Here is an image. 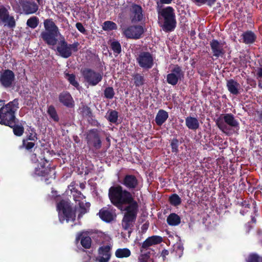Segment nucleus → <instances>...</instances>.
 Wrapping results in <instances>:
<instances>
[{
  "instance_id": "f257e3e1",
  "label": "nucleus",
  "mask_w": 262,
  "mask_h": 262,
  "mask_svg": "<svg viewBox=\"0 0 262 262\" xmlns=\"http://www.w3.org/2000/svg\"><path fill=\"white\" fill-rule=\"evenodd\" d=\"M109 197L112 203L125 213L122 222V228L127 231L129 236L132 228L136 219L138 205L133 200L130 193L123 190L121 187H111L109 190Z\"/></svg>"
},
{
  "instance_id": "f03ea898",
  "label": "nucleus",
  "mask_w": 262,
  "mask_h": 262,
  "mask_svg": "<svg viewBox=\"0 0 262 262\" xmlns=\"http://www.w3.org/2000/svg\"><path fill=\"white\" fill-rule=\"evenodd\" d=\"M215 123L219 129L227 135L235 133L239 129L238 122L231 114L220 115L216 119Z\"/></svg>"
},
{
  "instance_id": "7ed1b4c3",
  "label": "nucleus",
  "mask_w": 262,
  "mask_h": 262,
  "mask_svg": "<svg viewBox=\"0 0 262 262\" xmlns=\"http://www.w3.org/2000/svg\"><path fill=\"white\" fill-rule=\"evenodd\" d=\"M19 108L18 99L13 101L0 108V124L11 126L16 120L15 113Z\"/></svg>"
},
{
  "instance_id": "20e7f679",
  "label": "nucleus",
  "mask_w": 262,
  "mask_h": 262,
  "mask_svg": "<svg viewBox=\"0 0 262 262\" xmlns=\"http://www.w3.org/2000/svg\"><path fill=\"white\" fill-rule=\"evenodd\" d=\"M158 15L159 19L162 21L161 27L163 30L166 32L173 31L176 26V15L173 8L168 6L159 10Z\"/></svg>"
},
{
  "instance_id": "39448f33",
  "label": "nucleus",
  "mask_w": 262,
  "mask_h": 262,
  "mask_svg": "<svg viewBox=\"0 0 262 262\" xmlns=\"http://www.w3.org/2000/svg\"><path fill=\"white\" fill-rule=\"evenodd\" d=\"M75 183H72L68 187L69 189L73 194V199L75 203L78 205L77 211L79 212L78 218H80L85 213H87L90 207V203L87 202L85 196L80 192L75 190Z\"/></svg>"
},
{
  "instance_id": "423d86ee",
  "label": "nucleus",
  "mask_w": 262,
  "mask_h": 262,
  "mask_svg": "<svg viewBox=\"0 0 262 262\" xmlns=\"http://www.w3.org/2000/svg\"><path fill=\"white\" fill-rule=\"evenodd\" d=\"M59 221L61 223H68L75 220V214L72 211L68 200H61L57 203Z\"/></svg>"
},
{
  "instance_id": "0eeeda50",
  "label": "nucleus",
  "mask_w": 262,
  "mask_h": 262,
  "mask_svg": "<svg viewBox=\"0 0 262 262\" xmlns=\"http://www.w3.org/2000/svg\"><path fill=\"white\" fill-rule=\"evenodd\" d=\"M50 165H37L35 168L34 177L40 178V180H45L48 184L51 183L50 179L55 178V172L54 167H49Z\"/></svg>"
},
{
  "instance_id": "6e6552de",
  "label": "nucleus",
  "mask_w": 262,
  "mask_h": 262,
  "mask_svg": "<svg viewBox=\"0 0 262 262\" xmlns=\"http://www.w3.org/2000/svg\"><path fill=\"white\" fill-rule=\"evenodd\" d=\"M79 45L78 42L68 44L64 40H62L57 47V50L62 57L67 58L71 56L73 52L78 51Z\"/></svg>"
},
{
  "instance_id": "1a4fd4ad",
  "label": "nucleus",
  "mask_w": 262,
  "mask_h": 262,
  "mask_svg": "<svg viewBox=\"0 0 262 262\" xmlns=\"http://www.w3.org/2000/svg\"><path fill=\"white\" fill-rule=\"evenodd\" d=\"M136 60L143 69L148 70L154 66L153 56L148 52H140L137 57Z\"/></svg>"
},
{
  "instance_id": "9d476101",
  "label": "nucleus",
  "mask_w": 262,
  "mask_h": 262,
  "mask_svg": "<svg viewBox=\"0 0 262 262\" xmlns=\"http://www.w3.org/2000/svg\"><path fill=\"white\" fill-rule=\"evenodd\" d=\"M86 140L89 147L99 149L101 147V141L98 130L96 129L90 130L86 135Z\"/></svg>"
},
{
  "instance_id": "9b49d317",
  "label": "nucleus",
  "mask_w": 262,
  "mask_h": 262,
  "mask_svg": "<svg viewBox=\"0 0 262 262\" xmlns=\"http://www.w3.org/2000/svg\"><path fill=\"white\" fill-rule=\"evenodd\" d=\"M184 75V72L182 68L178 65H175L171 73L167 75L166 81L168 83L172 85H176L179 80L183 78Z\"/></svg>"
},
{
  "instance_id": "f8f14e48",
  "label": "nucleus",
  "mask_w": 262,
  "mask_h": 262,
  "mask_svg": "<svg viewBox=\"0 0 262 262\" xmlns=\"http://www.w3.org/2000/svg\"><path fill=\"white\" fill-rule=\"evenodd\" d=\"M85 80L92 86L97 85L102 79V74L90 69H85L82 72Z\"/></svg>"
},
{
  "instance_id": "ddd939ff",
  "label": "nucleus",
  "mask_w": 262,
  "mask_h": 262,
  "mask_svg": "<svg viewBox=\"0 0 262 262\" xmlns=\"http://www.w3.org/2000/svg\"><path fill=\"white\" fill-rule=\"evenodd\" d=\"M143 32V28L141 26H130L123 30L124 35L128 38L133 39H139Z\"/></svg>"
},
{
  "instance_id": "4468645a",
  "label": "nucleus",
  "mask_w": 262,
  "mask_h": 262,
  "mask_svg": "<svg viewBox=\"0 0 262 262\" xmlns=\"http://www.w3.org/2000/svg\"><path fill=\"white\" fill-rule=\"evenodd\" d=\"M129 10L132 22L136 23L142 19L143 11L140 6L135 4H132L129 7Z\"/></svg>"
},
{
  "instance_id": "2eb2a0df",
  "label": "nucleus",
  "mask_w": 262,
  "mask_h": 262,
  "mask_svg": "<svg viewBox=\"0 0 262 262\" xmlns=\"http://www.w3.org/2000/svg\"><path fill=\"white\" fill-rule=\"evenodd\" d=\"M24 14L26 15L35 13L38 10V6L35 2L18 0Z\"/></svg>"
},
{
  "instance_id": "dca6fc26",
  "label": "nucleus",
  "mask_w": 262,
  "mask_h": 262,
  "mask_svg": "<svg viewBox=\"0 0 262 262\" xmlns=\"http://www.w3.org/2000/svg\"><path fill=\"white\" fill-rule=\"evenodd\" d=\"M210 45L214 56L216 58L223 57L225 54L223 48L224 44L223 43L219 42L217 40L213 39L210 41Z\"/></svg>"
},
{
  "instance_id": "f3484780",
  "label": "nucleus",
  "mask_w": 262,
  "mask_h": 262,
  "mask_svg": "<svg viewBox=\"0 0 262 262\" xmlns=\"http://www.w3.org/2000/svg\"><path fill=\"white\" fill-rule=\"evenodd\" d=\"M14 79V74L9 70H5L0 76V82L2 85L6 88L10 86Z\"/></svg>"
},
{
  "instance_id": "a211bd4d",
  "label": "nucleus",
  "mask_w": 262,
  "mask_h": 262,
  "mask_svg": "<svg viewBox=\"0 0 262 262\" xmlns=\"http://www.w3.org/2000/svg\"><path fill=\"white\" fill-rule=\"evenodd\" d=\"M59 34L48 31H42L40 34V36L48 45L55 46L57 43V37Z\"/></svg>"
},
{
  "instance_id": "6ab92c4d",
  "label": "nucleus",
  "mask_w": 262,
  "mask_h": 262,
  "mask_svg": "<svg viewBox=\"0 0 262 262\" xmlns=\"http://www.w3.org/2000/svg\"><path fill=\"white\" fill-rule=\"evenodd\" d=\"M111 247L105 246L101 247L99 249V255L96 258V260L99 262H108L111 257Z\"/></svg>"
},
{
  "instance_id": "aec40b11",
  "label": "nucleus",
  "mask_w": 262,
  "mask_h": 262,
  "mask_svg": "<svg viewBox=\"0 0 262 262\" xmlns=\"http://www.w3.org/2000/svg\"><path fill=\"white\" fill-rule=\"evenodd\" d=\"M226 86L229 92L234 95L240 93L241 86L240 84L234 79L227 80Z\"/></svg>"
},
{
  "instance_id": "412c9836",
  "label": "nucleus",
  "mask_w": 262,
  "mask_h": 262,
  "mask_svg": "<svg viewBox=\"0 0 262 262\" xmlns=\"http://www.w3.org/2000/svg\"><path fill=\"white\" fill-rule=\"evenodd\" d=\"M76 240L80 241V243L84 248L89 249L91 247L92 240L91 237L88 235L86 232H83L77 235Z\"/></svg>"
},
{
  "instance_id": "4be33fe9",
  "label": "nucleus",
  "mask_w": 262,
  "mask_h": 262,
  "mask_svg": "<svg viewBox=\"0 0 262 262\" xmlns=\"http://www.w3.org/2000/svg\"><path fill=\"white\" fill-rule=\"evenodd\" d=\"M99 217L106 222H110L116 217L114 211L107 209L103 208L99 212Z\"/></svg>"
},
{
  "instance_id": "5701e85b",
  "label": "nucleus",
  "mask_w": 262,
  "mask_h": 262,
  "mask_svg": "<svg viewBox=\"0 0 262 262\" xmlns=\"http://www.w3.org/2000/svg\"><path fill=\"white\" fill-rule=\"evenodd\" d=\"M59 100L61 103L67 107H71L73 106V99L69 93H61L59 96Z\"/></svg>"
},
{
  "instance_id": "b1692460",
  "label": "nucleus",
  "mask_w": 262,
  "mask_h": 262,
  "mask_svg": "<svg viewBox=\"0 0 262 262\" xmlns=\"http://www.w3.org/2000/svg\"><path fill=\"white\" fill-rule=\"evenodd\" d=\"M168 118V113L164 110H160L156 115L155 122L158 126H161L167 120Z\"/></svg>"
},
{
  "instance_id": "393cba45",
  "label": "nucleus",
  "mask_w": 262,
  "mask_h": 262,
  "mask_svg": "<svg viewBox=\"0 0 262 262\" xmlns=\"http://www.w3.org/2000/svg\"><path fill=\"white\" fill-rule=\"evenodd\" d=\"M162 242V237L159 236H152L147 238L142 244V248H147L150 246L159 244Z\"/></svg>"
},
{
  "instance_id": "a878e982",
  "label": "nucleus",
  "mask_w": 262,
  "mask_h": 262,
  "mask_svg": "<svg viewBox=\"0 0 262 262\" xmlns=\"http://www.w3.org/2000/svg\"><path fill=\"white\" fill-rule=\"evenodd\" d=\"M43 25L45 29L44 31L59 33L58 28L51 19L45 20Z\"/></svg>"
},
{
  "instance_id": "bb28decb",
  "label": "nucleus",
  "mask_w": 262,
  "mask_h": 262,
  "mask_svg": "<svg viewBox=\"0 0 262 262\" xmlns=\"http://www.w3.org/2000/svg\"><path fill=\"white\" fill-rule=\"evenodd\" d=\"M185 123L186 126L192 130H196L200 126L199 121L195 117H187L185 119Z\"/></svg>"
},
{
  "instance_id": "cd10ccee",
  "label": "nucleus",
  "mask_w": 262,
  "mask_h": 262,
  "mask_svg": "<svg viewBox=\"0 0 262 262\" xmlns=\"http://www.w3.org/2000/svg\"><path fill=\"white\" fill-rule=\"evenodd\" d=\"M167 222L170 226H177L180 223L181 219L178 215L171 213L168 216Z\"/></svg>"
},
{
  "instance_id": "c85d7f7f",
  "label": "nucleus",
  "mask_w": 262,
  "mask_h": 262,
  "mask_svg": "<svg viewBox=\"0 0 262 262\" xmlns=\"http://www.w3.org/2000/svg\"><path fill=\"white\" fill-rule=\"evenodd\" d=\"M0 23H2L5 26H7L10 28H13L16 26L15 20L13 16L10 15L8 17L0 21Z\"/></svg>"
},
{
  "instance_id": "c756f323",
  "label": "nucleus",
  "mask_w": 262,
  "mask_h": 262,
  "mask_svg": "<svg viewBox=\"0 0 262 262\" xmlns=\"http://www.w3.org/2000/svg\"><path fill=\"white\" fill-rule=\"evenodd\" d=\"M124 183L128 187L134 188L136 186L137 182L135 177L127 176L124 179Z\"/></svg>"
},
{
  "instance_id": "7c9ffc66",
  "label": "nucleus",
  "mask_w": 262,
  "mask_h": 262,
  "mask_svg": "<svg viewBox=\"0 0 262 262\" xmlns=\"http://www.w3.org/2000/svg\"><path fill=\"white\" fill-rule=\"evenodd\" d=\"M134 84L136 86L140 87L144 85L145 82L144 77L140 74H135L133 75Z\"/></svg>"
},
{
  "instance_id": "2f4dec72",
  "label": "nucleus",
  "mask_w": 262,
  "mask_h": 262,
  "mask_svg": "<svg viewBox=\"0 0 262 262\" xmlns=\"http://www.w3.org/2000/svg\"><path fill=\"white\" fill-rule=\"evenodd\" d=\"M130 254V251L127 248L118 249L115 252V255L118 258L128 257Z\"/></svg>"
},
{
  "instance_id": "473e14b6",
  "label": "nucleus",
  "mask_w": 262,
  "mask_h": 262,
  "mask_svg": "<svg viewBox=\"0 0 262 262\" xmlns=\"http://www.w3.org/2000/svg\"><path fill=\"white\" fill-rule=\"evenodd\" d=\"M243 38L245 43H251L254 42L256 37L253 32L249 31L243 34Z\"/></svg>"
},
{
  "instance_id": "72a5a7b5",
  "label": "nucleus",
  "mask_w": 262,
  "mask_h": 262,
  "mask_svg": "<svg viewBox=\"0 0 262 262\" xmlns=\"http://www.w3.org/2000/svg\"><path fill=\"white\" fill-rule=\"evenodd\" d=\"M102 29L105 31L116 30L117 29V26L112 21H105L103 23Z\"/></svg>"
},
{
  "instance_id": "f704fd0d",
  "label": "nucleus",
  "mask_w": 262,
  "mask_h": 262,
  "mask_svg": "<svg viewBox=\"0 0 262 262\" xmlns=\"http://www.w3.org/2000/svg\"><path fill=\"white\" fill-rule=\"evenodd\" d=\"M48 114L50 116V118L54 121L58 122L59 121V117L57 114V112L54 108V107L52 105L48 107L47 111Z\"/></svg>"
},
{
  "instance_id": "c9c22d12",
  "label": "nucleus",
  "mask_w": 262,
  "mask_h": 262,
  "mask_svg": "<svg viewBox=\"0 0 262 262\" xmlns=\"http://www.w3.org/2000/svg\"><path fill=\"white\" fill-rule=\"evenodd\" d=\"M39 19L36 16H32L27 21V25L32 29H34L38 26Z\"/></svg>"
},
{
  "instance_id": "e433bc0d",
  "label": "nucleus",
  "mask_w": 262,
  "mask_h": 262,
  "mask_svg": "<svg viewBox=\"0 0 262 262\" xmlns=\"http://www.w3.org/2000/svg\"><path fill=\"white\" fill-rule=\"evenodd\" d=\"M10 127L13 128V133L16 136H21L23 134L24 129L22 125H16L15 122Z\"/></svg>"
},
{
  "instance_id": "4c0bfd02",
  "label": "nucleus",
  "mask_w": 262,
  "mask_h": 262,
  "mask_svg": "<svg viewBox=\"0 0 262 262\" xmlns=\"http://www.w3.org/2000/svg\"><path fill=\"white\" fill-rule=\"evenodd\" d=\"M9 7H6L3 5H0V21L10 15L8 9Z\"/></svg>"
},
{
  "instance_id": "58836bf2",
  "label": "nucleus",
  "mask_w": 262,
  "mask_h": 262,
  "mask_svg": "<svg viewBox=\"0 0 262 262\" xmlns=\"http://www.w3.org/2000/svg\"><path fill=\"white\" fill-rule=\"evenodd\" d=\"M65 78L74 87L77 88L79 86V84L77 81L75 80V76L74 74L65 73Z\"/></svg>"
},
{
  "instance_id": "ea45409f",
  "label": "nucleus",
  "mask_w": 262,
  "mask_h": 262,
  "mask_svg": "<svg viewBox=\"0 0 262 262\" xmlns=\"http://www.w3.org/2000/svg\"><path fill=\"white\" fill-rule=\"evenodd\" d=\"M111 48L115 54H119L121 51L120 43L117 41H113L111 43Z\"/></svg>"
},
{
  "instance_id": "a19ab883",
  "label": "nucleus",
  "mask_w": 262,
  "mask_h": 262,
  "mask_svg": "<svg viewBox=\"0 0 262 262\" xmlns=\"http://www.w3.org/2000/svg\"><path fill=\"white\" fill-rule=\"evenodd\" d=\"M118 114L116 111H111L107 117V120L112 123H116L118 120Z\"/></svg>"
},
{
  "instance_id": "79ce46f5",
  "label": "nucleus",
  "mask_w": 262,
  "mask_h": 262,
  "mask_svg": "<svg viewBox=\"0 0 262 262\" xmlns=\"http://www.w3.org/2000/svg\"><path fill=\"white\" fill-rule=\"evenodd\" d=\"M169 201L170 203L174 206H177L181 202V198L176 194H173L170 196Z\"/></svg>"
},
{
  "instance_id": "37998d69",
  "label": "nucleus",
  "mask_w": 262,
  "mask_h": 262,
  "mask_svg": "<svg viewBox=\"0 0 262 262\" xmlns=\"http://www.w3.org/2000/svg\"><path fill=\"white\" fill-rule=\"evenodd\" d=\"M104 95L105 98L107 99H112L115 95L114 89L112 87L106 88L104 91Z\"/></svg>"
},
{
  "instance_id": "c03bdc74",
  "label": "nucleus",
  "mask_w": 262,
  "mask_h": 262,
  "mask_svg": "<svg viewBox=\"0 0 262 262\" xmlns=\"http://www.w3.org/2000/svg\"><path fill=\"white\" fill-rule=\"evenodd\" d=\"M173 251L179 257H181L183 254V247L180 243H177L173 246Z\"/></svg>"
},
{
  "instance_id": "a18cd8bd",
  "label": "nucleus",
  "mask_w": 262,
  "mask_h": 262,
  "mask_svg": "<svg viewBox=\"0 0 262 262\" xmlns=\"http://www.w3.org/2000/svg\"><path fill=\"white\" fill-rule=\"evenodd\" d=\"M193 3L198 6H201L207 3L209 5H211L214 3L215 0H191Z\"/></svg>"
},
{
  "instance_id": "49530a36",
  "label": "nucleus",
  "mask_w": 262,
  "mask_h": 262,
  "mask_svg": "<svg viewBox=\"0 0 262 262\" xmlns=\"http://www.w3.org/2000/svg\"><path fill=\"white\" fill-rule=\"evenodd\" d=\"M262 261V257H259L256 254H252L249 255L248 262H260Z\"/></svg>"
},
{
  "instance_id": "de8ad7c7",
  "label": "nucleus",
  "mask_w": 262,
  "mask_h": 262,
  "mask_svg": "<svg viewBox=\"0 0 262 262\" xmlns=\"http://www.w3.org/2000/svg\"><path fill=\"white\" fill-rule=\"evenodd\" d=\"M139 262H154L152 258L147 254H142L138 258Z\"/></svg>"
},
{
  "instance_id": "09e8293b",
  "label": "nucleus",
  "mask_w": 262,
  "mask_h": 262,
  "mask_svg": "<svg viewBox=\"0 0 262 262\" xmlns=\"http://www.w3.org/2000/svg\"><path fill=\"white\" fill-rule=\"evenodd\" d=\"M172 151L177 152L178 151L179 142L177 139H173L170 143Z\"/></svg>"
},
{
  "instance_id": "8fccbe9b",
  "label": "nucleus",
  "mask_w": 262,
  "mask_h": 262,
  "mask_svg": "<svg viewBox=\"0 0 262 262\" xmlns=\"http://www.w3.org/2000/svg\"><path fill=\"white\" fill-rule=\"evenodd\" d=\"M34 143L33 142H28L27 141H23V146L27 150L32 149L34 146Z\"/></svg>"
},
{
  "instance_id": "3c124183",
  "label": "nucleus",
  "mask_w": 262,
  "mask_h": 262,
  "mask_svg": "<svg viewBox=\"0 0 262 262\" xmlns=\"http://www.w3.org/2000/svg\"><path fill=\"white\" fill-rule=\"evenodd\" d=\"M76 27L78 29V30L79 31H80L81 33H85V29L81 23H76Z\"/></svg>"
},
{
  "instance_id": "603ef678",
  "label": "nucleus",
  "mask_w": 262,
  "mask_h": 262,
  "mask_svg": "<svg viewBox=\"0 0 262 262\" xmlns=\"http://www.w3.org/2000/svg\"><path fill=\"white\" fill-rule=\"evenodd\" d=\"M37 139V135L35 132H32L29 134L27 137V140L35 141Z\"/></svg>"
},
{
  "instance_id": "864d4df0",
  "label": "nucleus",
  "mask_w": 262,
  "mask_h": 262,
  "mask_svg": "<svg viewBox=\"0 0 262 262\" xmlns=\"http://www.w3.org/2000/svg\"><path fill=\"white\" fill-rule=\"evenodd\" d=\"M11 5L14 9L17 12H19L20 10V6L17 5V4H15L14 2L12 1L11 2Z\"/></svg>"
},
{
  "instance_id": "5fc2aeb1",
  "label": "nucleus",
  "mask_w": 262,
  "mask_h": 262,
  "mask_svg": "<svg viewBox=\"0 0 262 262\" xmlns=\"http://www.w3.org/2000/svg\"><path fill=\"white\" fill-rule=\"evenodd\" d=\"M168 251L166 250H164L162 251L161 256L162 257L163 260L166 259V256L168 255Z\"/></svg>"
},
{
  "instance_id": "6e6d98bb",
  "label": "nucleus",
  "mask_w": 262,
  "mask_h": 262,
  "mask_svg": "<svg viewBox=\"0 0 262 262\" xmlns=\"http://www.w3.org/2000/svg\"><path fill=\"white\" fill-rule=\"evenodd\" d=\"M173 0H160L157 2V5H159V3L161 4H169Z\"/></svg>"
},
{
  "instance_id": "4d7b16f0",
  "label": "nucleus",
  "mask_w": 262,
  "mask_h": 262,
  "mask_svg": "<svg viewBox=\"0 0 262 262\" xmlns=\"http://www.w3.org/2000/svg\"><path fill=\"white\" fill-rule=\"evenodd\" d=\"M256 74L258 78H262V67L257 69Z\"/></svg>"
},
{
  "instance_id": "13d9d810",
  "label": "nucleus",
  "mask_w": 262,
  "mask_h": 262,
  "mask_svg": "<svg viewBox=\"0 0 262 262\" xmlns=\"http://www.w3.org/2000/svg\"><path fill=\"white\" fill-rule=\"evenodd\" d=\"M56 194H57V192L56 191H52V197H55L56 196Z\"/></svg>"
},
{
  "instance_id": "bf43d9fd",
  "label": "nucleus",
  "mask_w": 262,
  "mask_h": 262,
  "mask_svg": "<svg viewBox=\"0 0 262 262\" xmlns=\"http://www.w3.org/2000/svg\"><path fill=\"white\" fill-rule=\"evenodd\" d=\"M258 87H259L260 89H262V84L261 83H258Z\"/></svg>"
},
{
  "instance_id": "052dcab7",
  "label": "nucleus",
  "mask_w": 262,
  "mask_h": 262,
  "mask_svg": "<svg viewBox=\"0 0 262 262\" xmlns=\"http://www.w3.org/2000/svg\"><path fill=\"white\" fill-rule=\"evenodd\" d=\"M142 228H144V229H146L147 228V225L146 224L143 225Z\"/></svg>"
},
{
  "instance_id": "680f3d73",
  "label": "nucleus",
  "mask_w": 262,
  "mask_h": 262,
  "mask_svg": "<svg viewBox=\"0 0 262 262\" xmlns=\"http://www.w3.org/2000/svg\"><path fill=\"white\" fill-rule=\"evenodd\" d=\"M3 100H0V105H2L4 103Z\"/></svg>"
},
{
  "instance_id": "e2e57ef3",
  "label": "nucleus",
  "mask_w": 262,
  "mask_h": 262,
  "mask_svg": "<svg viewBox=\"0 0 262 262\" xmlns=\"http://www.w3.org/2000/svg\"><path fill=\"white\" fill-rule=\"evenodd\" d=\"M80 187H81V188H83L84 187V185H83V184H80Z\"/></svg>"
},
{
  "instance_id": "0e129e2a",
  "label": "nucleus",
  "mask_w": 262,
  "mask_h": 262,
  "mask_svg": "<svg viewBox=\"0 0 262 262\" xmlns=\"http://www.w3.org/2000/svg\"><path fill=\"white\" fill-rule=\"evenodd\" d=\"M37 1V2L39 4H40V2L41 1V0H36Z\"/></svg>"
}]
</instances>
